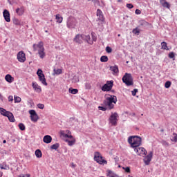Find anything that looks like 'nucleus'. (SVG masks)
<instances>
[{
	"mask_svg": "<svg viewBox=\"0 0 177 177\" xmlns=\"http://www.w3.org/2000/svg\"><path fill=\"white\" fill-rule=\"evenodd\" d=\"M171 86V82L170 81H167L165 82V87L168 89V88H169Z\"/></svg>",
	"mask_w": 177,
	"mask_h": 177,
	"instance_id": "obj_41",
	"label": "nucleus"
},
{
	"mask_svg": "<svg viewBox=\"0 0 177 177\" xmlns=\"http://www.w3.org/2000/svg\"><path fill=\"white\" fill-rule=\"evenodd\" d=\"M161 49H163L164 50H169V48H168V44H167V42L162 41L161 43Z\"/></svg>",
	"mask_w": 177,
	"mask_h": 177,
	"instance_id": "obj_27",
	"label": "nucleus"
},
{
	"mask_svg": "<svg viewBox=\"0 0 177 177\" xmlns=\"http://www.w3.org/2000/svg\"><path fill=\"white\" fill-rule=\"evenodd\" d=\"M62 73H63V71H62V68H55L53 69V75H60V74H62Z\"/></svg>",
	"mask_w": 177,
	"mask_h": 177,
	"instance_id": "obj_21",
	"label": "nucleus"
},
{
	"mask_svg": "<svg viewBox=\"0 0 177 177\" xmlns=\"http://www.w3.org/2000/svg\"><path fill=\"white\" fill-rule=\"evenodd\" d=\"M136 93H138V88H134L133 91H132V95L136 96Z\"/></svg>",
	"mask_w": 177,
	"mask_h": 177,
	"instance_id": "obj_46",
	"label": "nucleus"
},
{
	"mask_svg": "<svg viewBox=\"0 0 177 177\" xmlns=\"http://www.w3.org/2000/svg\"><path fill=\"white\" fill-rule=\"evenodd\" d=\"M129 63V62L127 61V64Z\"/></svg>",
	"mask_w": 177,
	"mask_h": 177,
	"instance_id": "obj_60",
	"label": "nucleus"
},
{
	"mask_svg": "<svg viewBox=\"0 0 177 177\" xmlns=\"http://www.w3.org/2000/svg\"><path fill=\"white\" fill-rule=\"evenodd\" d=\"M72 168H75V165H74L73 162L71 163Z\"/></svg>",
	"mask_w": 177,
	"mask_h": 177,
	"instance_id": "obj_55",
	"label": "nucleus"
},
{
	"mask_svg": "<svg viewBox=\"0 0 177 177\" xmlns=\"http://www.w3.org/2000/svg\"><path fill=\"white\" fill-rule=\"evenodd\" d=\"M161 144L162 145V146H165V147H168V146H169V143H168V142L164 140L161 141Z\"/></svg>",
	"mask_w": 177,
	"mask_h": 177,
	"instance_id": "obj_38",
	"label": "nucleus"
},
{
	"mask_svg": "<svg viewBox=\"0 0 177 177\" xmlns=\"http://www.w3.org/2000/svg\"><path fill=\"white\" fill-rule=\"evenodd\" d=\"M18 62L20 63H24L26 62V54L23 51H19L17 55Z\"/></svg>",
	"mask_w": 177,
	"mask_h": 177,
	"instance_id": "obj_13",
	"label": "nucleus"
},
{
	"mask_svg": "<svg viewBox=\"0 0 177 177\" xmlns=\"http://www.w3.org/2000/svg\"><path fill=\"white\" fill-rule=\"evenodd\" d=\"M32 88H33V89H35V92H37L38 93H40V92H42L41 86L38 85V84H37V82H32Z\"/></svg>",
	"mask_w": 177,
	"mask_h": 177,
	"instance_id": "obj_16",
	"label": "nucleus"
},
{
	"mask_svg": "<svg viewBox=\"0 0 177 177\" xmlns=\"http://www.w3.org/2000/svg\"><path fill=\"white\" fill-rule=\"evenodd\" d=\"M9 121H10V122H15V117L13 116V113L8 112L7 116Z\"/></svg>",
	"mask_w": 177,
	"mask_h": 177,
	"instance_id": "obj_25",
	"label": "nucleus"
},
{
	"mask_svg": "<svg viewBox=\"0 0 177 177\" xmlns=\"http://www.w3.org/2000/svg\"><path fill=\"white\" fill-rule=\"evenodd\" d=\"M169 57L170 59H174L175 57V53L174 52H171L169 53Z\"/></svg>",
	"mask_w": 177,
	"mask_h": 177,
	"instance_id": "obj_45",
	"label": "nucleus"
},
{
	"mask_svg": "<svg viewBox=\"0 0 177 177\" xmlns=\"http://www.w3.org/2000/svg\"><path fill=\"white\" fill-rule=\"evenodd\" d=\"M133 34H135L136 35H139L140 31L139 30V28H135L132 31Z\"/></svg>",
	"mask_w": 177,
	"mask_h": 177,
	"instance_id": "obj_37",
	"label": "nucleus"
},
{
	"mask_svg": "<svg viewBox=\"0 0 177 177\" xmlns=\"http://www.w3.org/2000/svg\"><path fill=\"white\" fill-rule=\"evenodd\" d=\"M28 113L30 115V120L32 122H37L39 120V116H38L35 110H29Z\"/></svg>",
	"mask_w": 177,
	"mask_h": 177,
	"instance_id": "obj_11",
	"label": "nucleus"
},
{
	"mask_svg": "<svg viewBox=\"0 0 177 177\" xmlns=\"http://www.w3.org/2000/svg\"><path fill=\"white\" fill-rule=\"evenodd\" d=\"M59 135L61 138H63L64 142L68 143V146H74V145H75L77 140H75V138L71 135V131H70V130H62L59 131Z\"/></svg>",
	"mask_w": 177,
	"mask_h": 177,
	"instance_id": "obj_1",
	"label": "nucleus"
},
{
	"mask_svg": "<svg viewBox=\"0 0 177 177\" xmlns=\"http://www.w3.org/2000/svg\"><path fill=\"white\" fill-rule=\"evenodd\" d=\"M68 92L69 93H72V95H77L78 93V89L70 88Z\"/></svg>",
	"mask_w": 177,
	"mask_h": 177,
	"instance_id": "obj_30",
	"label": "nucleus"
},
{
	"mask_svg": "<svg viewBox=\"0 0 177 177\" xmlns=\"http://www.w3.org/2000/svg\"><path fill=\"white\" fill-rule=\"evenodd\" d=\"M100 61L103 63H106V62H109V57H107L106 55H103L101 57Z\"/></svg>",
	"mask_w": 177,
	"mask_h": 177,
	"instance_id": "obj_33",
	"label": "nucleus"
},
{
	"mask_svg": "<svg viewBox=\"0 0 177 177\" xmlns=\"http://www.w3.org/2000/svg\"><path fill=\"white\" fill-rule=\"evenodd\" d=\"M87 1H91V0H87Z\"/></svg>",
	"mask_w": 177,
	"mask_h": 177,
	"instance_id": "obj_62",
	"label": "nucleus"
},
{
	"mask_svg": "<svg viewBox=\"0 0 177 177\" xmlns=\"http://www.w3.org/2000/svg\"><path fill=\"white\" fill-rule=\"evenodd\" d=\"M94 161H96L98 164L103 165V164H107V161L103 159V156L99 152H95L94 153Z\"/></svg>",
	"mask_w": 177,
	"mask_h": 177,
	"instance_id": "obj_7",
	"label": "nucleus"
},
{
	"mask_svg": "<svg viewBox=\"0 0 177 177\" xmlns=\"http://www.w3.org/2000/svg\"><path fill=\"white\" fill-rule=\"evenodd\" d=\"M111 71H112L113 74H118V66H113L110 67Z\"/></svg>",
	"mask_w": 177,
	"mask_h": 177,
	"instance_id": "obj_26",
	"label": "nucleus"
},
{
	"mask_svg": "<svg viewBox=\"0 0 177 177\" xmlns=\"http://www.w3.org/2000/svg\"><path fill=\"white\" fill-rule=\"evenodd\" d=\"M131 177H132V176H131Z\"/></svg>",
	"mask_w": 177,
	"mask_h": 177,
	"instance_id": "obj_63",
	"label": "nucleus"
},
{
	"mask_svg": "<svg viewBox=\"0 0 177 177\" xmlns=\"http://www.w3.org/2000/svg\"><path fill=\"white\" fill-rule=\"evenodd\" d=\"M82 37L83 38V41H86L87 42L91 41V36L89 35H82Z\"/></svg>",
	"mask_w": 177,
	"mask_h": 177,
	"instance_id": "obj_28",
	"label": "nucleus"
},
{
	"mask_svg": "<svg viewBox=\"0 0 177 177\" xmlns=\"http://www.w3.org/2000/svg\"><path fill=\"white\" fill-rule=\"evenodd\" d=\"M37 74L39 77V80L40 82H41V84L43 85L46 86L48 85V83L46 82V79H45V75H44V72L42 71V70L38 69Z\"/></svg>",
	"mask_w": 177,
	"mask_h": 177,
	"instance_id": "obj_8",
	"label": "nucleus"
},
{
	"mask_svg": "<svg viewBox=\"0 0 177 177\" xmlns=\"http://www.w3.org/2000/svg\"><path fill=\"white\" fill-rule=\"evenodd\" d=\"M135 13L136 15H140V13H142V11H140V10L139 9H136Z\"/></svg>",
	"mask_w": 177,
	"mask_h": 177,
	"instance_id": "obj_49",
	"label": "nucleus"
},
{
	"mask_svg": "<svg viewBox=\"0 0 177 177\" xmlns=\"http://www.w3.org/2000/svg\"><path fill=\"white\" fill-rule=\"evenodd\" d=\"M35 154L37 158H41V157H42V152L39 149H37Z\"/></svg>",
	"mask_w": 177,
	"mask_h": 177,
	"instance_id": "obj_31",
	"label": "nucleus"
},
{
	"mask_svg": "<svg viewBox=\"0 0 177 177\" xmlns=\"http://www.w3.org/2000/svg\"><path fill=\"white\" fill-rule=\"evenodd\" d=\"M37 107L41 110H44V109L45 108V105H44V104H37Z\"/></svg>",
	"mask_w": 177,
	"mask_h": 177,
	"instance_id": "obj_44",
	"label": "nucleus"
},
{
	"mask_svg": "<svg viewBox=\"0 0 177 177\" xmlns=\"http://www.w3.org/2000/svg\"><path fill=\"white\" fill-rule=\"evenodd\" d=\"M3 143H6V140H4L3 141Z\"/></svg>",
	"mask_w": 177,
	"mask_h": 177,
	"instance_id": "obj_58",
	"label": "nucleus"
},
{
	"mask_svg": "<svg viewBox=\"0 0 177 177\" xmlns=\"http://www.w3.org/2000/svg\"><path fill=\"white\" fill-rule=\"evenodd\" d=\"M0 168L1 169H9V166L3 163L2 165H0Z\"/></svg>",
	"mask_w": 177,
	"mask_h": 177,
	"instance_id": "obj_39",
	"label": "nucleus"
},
{
	"mask_svg": "<svg viewBox=\"0 0 177 177\" xmlns=\"http://www.w3.org/2000/svg\"><path fill=\"white\" fill-rule=\"evenodd\" d=\"M92 2H93L95 5H99V1L97 0H92Z\"/></svg>",
	"mask_w": 177,
	"mask_h": 177,
	"instance_id": "obj_51",
	"label": "nucleus"
},
{
	"mask_svg": "<svg viewBox=\"0 0 177 177\" xmlns=\"http://www.w3.org/2000/svg\"><path fill=\"white\" fill-rule=\"evenodd\" d=\"M73 41L77 42V44H82V41H84V38H82V35H77L74 38Z\"/></svg>",
	"mask_w": 177,
	"mask_h": 177,
	"instance_id": "obj_17",
	"label": "nucleus"
},
{
	"mask_svg": "<svg viewBox=\"0 0 177 177\" xmlns=\"http://www.w3.org/2000/svg\"><path fill=\"white\" fill-rule=\"evenodd\" d=\"M151 158H153V152L151 151L147 156L144 158V162L145 165H149L150 162L151 161Z\"/></svg>",
	"mask_w": 177,
	"mask_h": 177,
	"instance_id": "obj_14",
	"label": "nucleus"
},
{
	"mask_svg": "<svg viewBox=\"0 0 177 177\" xmlns=\"http://www.w3.org/2000/svg\"><path fill=\"white\" fill-rule=\"evenodd\" d=\"M171 142H177V134L174 133L172 136V138H171Z\"/></svg>",
	"mask_w": 177,
	"mask_h": 177,
	"instance_id": "obj_36",
	"label": "nucleus"
},
{
	"mask_svg": "<svg viewBox=\"0 0 177 177\" xmlns=\"http://www.w3.org/2000/svg\"><path fill=\"white\" fill-rule=\"evenodd\" d=\"M97 17H98V20L100 21H103L104 20V17L103 16V12L100 10V9L97 10Z\"/></svg>",
	"mask_w": 177,
	"mask_h": 177,
	"instance_id": "obj_19",
	"label": "nucleus"
},
{
	"mask_svg": "<svg viewBox=\"0 0 177 177\" xmlns=\"http://www.w3.org/2000/svg\"><path fill=\"white\" fill-rule=\"evenodd\" d=\"M0 100H3V96L0 93Z\"/></svg>",
	"mask_w": 177,
	"mask_h": 177,
	"instance_id": "obj_53",
	"label": "nucleus"
},
{
	"mask_svg": "<svg viewBox=\"0 0 177 177\" xmlns=\"http://www.w3.org/2000/svg\"><path fill=\"white\" fill-rule=\"evenodd\" d=\"M109 177H120V176H118V175H117V174H113V176H109Z\"/></svg>",
	"mask_w": 177,
	"mask_h": 177,
	"instance_id": "obj_52",
	"label": "nucleus"
},
{
	"mask_svg": "<svg viewBox=\"0 0 177 177\" xmlns=\"http://www.w3.org/2000/svg\"><path fill=\"white\" fill-rule=\"evenodd\" d=\"M106 52L107 53H111V52H113V49H111V47L107 46V47L106 48Z\"/></svg>",
	"mask_w": 177,
	"mask_h": 177,
	"instance_id": "obj_43",
	"label": "nucleus"
},
{
	"mask_svg": "<svg viewBox=\"0 0 177 177\" xmlns=\"http://www.w3.org/2000/svg\"><path fill=\"white\" fill-rule=\"evenodd\" d=\"M128 143L133 149H136L142 145V138L138 136H132L128 138Z\"/></svg>",
	"mask_w": 177,
	"mask_h": 177,
	"instance_id": "obj_4",
	"label": "nucleus"
},
{
	"mask_svg": "<svg viewBox=\"0 0 177 177\" xmlns=\"http://www.w3.org/2000/svg\"><path fill=\"white\" fill-rule=\"evenodd\" d=\"M3 16L7 23H10V13H9V11H8V10H3Z\"/></svg>",
	"mask_w": 177,
	"mask_h": 177,
	"instance_id": "obj_15",
	"label": "nucleus"
},
{
	"mask_svg": "<svg viewBox=\"0 0 177 177\" xmlns=\"http://www.w3.org/2000/svg\"><path fill=\"white\" fill-rule=\"evenodd\" d=\"M53 150H57L59 149V144H54L51 146Z\"/></svg>",
	"mask_w": 177,
	"mask_h": 177,
	"instance_id": "obj_40",
	"label": "nucleus"
},
{
	"mask_svg": "<svg viewBox=\"0 0 177 177\" xmlns=\"http://www.w3.org/2000/svg\"><path fill=\"white\" fill-rule=\"evenodd\" d=\"M122 81L127 86H131V85H133V79L132 78V75L130 73H125V75L122 77Z\"/></svg>",
	"mask_w": 177,
	"mask_h": 177,
	"instance_id": "obj_6",
	"label": "nucleus"
},
{
	"mask_svg": "<svg viewBox=\"0 0 177 177\" xmlns=\"http://www.w3.org/2000/svg\"><path fill=\"white\" fill-rule=\"evenodd\" d=\"M20 177H30V174H26L25 176H21Z\"/></svg>",
	"mask_w": 177,
	"mask_h": 177,
	"instance_id": "obj_54",
	"label": "nucleus"
},
{
	"mask_svg": "<svg viewBox=\"0 0 177 177\" xmlns=\"http://www.w3.org/2000/svg\"><path fill=\"white\" fill-rule=\"evenodd\" d=\"M13 24H15V26H21V22L20 21V20H19V19L17 18H14L13 20Z\"/></svg>",
	"mask_w": 177,
	"mask_h": 177,
	"instance_id": "obj_32",
	"label": "nucleus"
},
{
	"mask_svg": "<svg viewBox=\"0 0 177 177\" xmlns=\"http://www.w3.org/2000/svg\"><path fill=\"white\" fill-rule=\"evenodd\" d=\"M118 121V113L117 112L111 113V116L109 118V122L113 127L117 125V122Z\"/></svg>",
	"mask_w": 177,
	"mask_h": 177,
	"instance_id": "obj_9",
	"label": "nucleus"
},
{
	"mask_svg": "<svg viewBox=\"0 0 177 177\" xmlns=\"http://www.w3.org/2000/svg\"><path fill=\"white\" fill-rule=\"evenodd\" d=\"M134 151L138 154V156H146L147 154V151L143 147H137L134 149Z\"/></svg>",
	"mask_w": 177,
	"mask_h": 177,
	"instance_id": "obj_12",
	"label": "nucleus"
},
{
	"mask_svg": "<svg viewBox=\"0 0 177 177\" xmlns=\"http://www.w3.org/2000/svg\"><path fill=\"white\" fill-rule=\"evenodd\" d=\"M14 100L15 103H20V102H21V97L15 95Z\"/></svg>",
	"mask_w": 177,
	"mask_h": 177,
	"instance_id": "obj_34",
	"label": "nucleus"
},
{
	"mask_svg": "<svg viewBox=\"0 0 177 177\" xmlns=\"http://www.w3.org/2000/svg\"><path fill=\"white\" fill-rule=\"evenodd\" d=\"M25 9L23 7L18 8L15 10V12L18 16H23L24 15Z\"/></svg>",
	"mask_w": 177,
	"mask_h": 177,
	"instance_id": "obj_18",
	"label": "nucleus"
},
{
	"mask_svg": "<svg viewBox=\"0 0 177 177\" xmlns=\"http://www.w3.org/2000/svg\"><path fill=\"white\" fill-rule=\"evenodd\" d=\"M8 102H13V97L12 95L8 96Z\"/></svg>",
	"mask_w": 177,
	"mask_h": 177,
	"instance_id": "obj_50",
	"label": "nucleus"
},
{
	"mask_svg": "<svg viewBox=\"0 0 177 177\" xmlns=\"http://www.w3.org/2000/svg\"><path fill=\"white\" fill-rule=\"evenodd\" d=\"M99 110H102V111H106V110H109L107 106H98Z\"/></svg>",
	"mask_w": 177,
	"mask_h": 177,
	"instance_id": "obj_42",
	"label": "nucleus"
},
{
	"mask_svg": "<svg viewBox=\"0 0 177 177\" xmlns=\"http://www.w3.org/2000/svg\"><path fill=\"white\" fill-rule=\"evenodd\" d=\"M117 96L115 95H106V99L104 101L105 107H107L108 110H113L114 106L117 104Z\"/></svg>",
	"mask_w": 177,
	"mask_h": 177,
	"instance_id": "obj_2",
	"label": "nucleus"
},
{
	"mask_svg": "<svg viewBox=\"0 0 177 177\" xmlns=\"http://www.w3.org/2000/svg\"><path fill=\"white\" fill-rule=\"evenodd\" d=\"M5 80H6V81H7V82H9V84H12V82H13L15 78H13V77H12V75H6L5 77Z\"/></svg>",
	"mask_w": 177,
	"mask_h": 177,
	"instance_id": "obj_22",
	"label": "nucleus"
},
{
	"mask_svg": "<svg viewBox=\"0 0 177 177\" xmlns=\"http://www.w3.org/2000/svg\"><path fill=\"white\" fill-rule=\"evenodd\" d=\"M123 169H124L125 172H127L128 174H129V172H131V169L129 167H123Z\"/></svg>",
	"mask_w": 177,
	"mask_h": 177,
	"instance_id": "obj_48",
	"label": "nucleus"
},
{
	"mask_svg": "<svg viewBox=\"0 0 177 177\" xmlns=\"http://www.w3.org/2000/svg\"><path fill=\"white\" fill-rule=\"evenodd\" d=\"M93 41H96V37H93Z\"/></svg>",
	"mask_w": 177,
	"mask_h": 177,
	"instance_id": "obj_57",
	"label": "nucleus"
},
{
	"mask_svg": "<svg viewBox=\"0 0 177 177\" xmlns=\"http://www.w3.org/2000/svg\"><path fill=\"white\" fill-rule=\"evenodd\" d=\"M78 21L74 17H69L66 20V27L68 28H74L77 27Z\"/></svg>",
	"mask_w": 177,
	"mask_h": 177,
	"instance_id": "obj_5",
	"label": "nucleus"
},
{
	"mask_svg": "<svg viewBox=\"0 0 177 177\" xmlns=\"http://www.w3.org/2000/svg\"><path fill=\"white\" fill-rule=\"evenodd\" d=\"M34 51H37V53L40 59H45L46 53H45V47H44V42L39 41L38 44H34L32 45Z\"/></svg>",
	"mask_w": 177,
	"mask_h": 177,
	"instance_id": "obj_3",
	"label": "nucleus"
},
{
	"mask_svg": "<svg viewBox=\"0 0 177 177\" xmlns=\"http://www.w3.org/2000/svg\"><path fill=\"white\" fill-rule=\"evenodd\" d=\"M160 3H161L162 6H163V8H167V9H169V3L167 2V1L160 0Z\"/></svg>",
	"mask_w": 177,
	"mask_h": 177,
	"instance_id": "obj_23",
	"label": "nucleus"
},
{
	"mask_svg": "<svg viewBox=\"0 0 177 177\" xmlns=\"http://www.w3.org/2000/svg\"><path fill=\"white\" fill-rule=\"evenodd\" d=\"M161 131H162V132H163V131H164V130H161Z\"/></svg>",
	"mask_w": 177,
	"mask_h": 177,
	"instance_id": "obj_61",
	"label": "nucleus"
},
{
	"mask_svg": "<svg viewBox=\"0 0 177 177\" xmlns=\"http://www.w3.org/2000/svg\"><path fill=\"white\" fill-rule=\"evenodd\" d=\"M43 142H44V143H50V142H52V137L50 136H45L43 138Z\"/></svg>",
	"mask_w": 177,
	"mask_h": 177,
	"instance_id": "obj_20",
	"label": "nucleus"
},
{
	"mask_svg": "<svg viewBox=\"0 0 177 177\" xmlns=\"http://www.w3.org/2000/svg\"><path fill=\"white\" fill-rule=\"evenodd\" d=\"M0 113L2 115H4V117H6L7 115L9 113V111L5 110L3 108H0Z\"/></svg>",
	"mask_w": 177,
	"mask_h": 177,
	"instance_id": "obj_29",
	"label": "nucleus"
},
{
	"mask_svg": "<svg viewBox=\"0 0 177 177\" xmlns=\"http://www.w3.org/2000/svg\"><path fill=\"white\" fill-rule=\"evenodd\" d=\"M121 36V35H118V37H120Z\"/></svg>",
	"mask_w": 177,
	"mask_h": 177,
	"instance_id": "obj_59",
	"label": "nucleus"
},
{
	"mask_svg": "<svg viewBox=\"0 0 177 177\" xmlns=\"http://www.w3.org/2000/svg\"><path fill=\"white\" fill-rule=\"evenodd\" d=\"M2 175H3V173L2 171H0V177H2Z\"/></svg>",
	"mask_w": 177,
	"mask_h": 177,
	"instance_id": "obj_56",
	"label": "nucleus"
},
{
	"mask_svg": "<svg viewBox=\"0 0 177 177\" xmlns=\"http://www.w3.org/2000/svg\"><path fill=\"white\" fill-rule=\"evenodd\" d=\"M19 128L21 131H25L26 130V126L23 123L19 124Z\"/></svg>",
	"mask_w": 177,
	"mask_h": 177,
	"instance_id": "obj_35",
	"label": "nucleus"
},
{
	"mask_svg": "<svg viewBox=\"0 0 177 177\" xmlns=\"http://www.w3.org/2000/svg\"><path fill=\"white\" fill-rule=\"evenodd\" d=\"M113 84L114 81L113 80L107 81L106 83L102 87V91H103V92H109V91H111Z\"/></svg>",
	"mask_w": 177,
	"mask_h": 177,
	"instance_id": "obj_10",
	"label": "nucleus"
},
{
	"mask_svg": "<svg viewBox=\"0 0 177 177\" xmlns=\"http://www.w3.org/2000/svg\"><path fill=\"white\" fill-rule=\"evenodd\" d=\"M55 19L57 20V23H59V24L63 23V17L60 16V14L55 15Z\"/></svg>",
	"mask_w": 177,
	"mask_h": 177,
	"instance_id": "obj_24",
	"label": "nucleus"
},
{
	"mask_svg": "<svg viewBox=\"0 0 177 177\" xmlns=\"http://www.w3.org/2000/svg\"><path fill=\"white\" fill-rule=\"evenodd\" d=\"M126 6L128 9H132L133 8V5H132V3H127Z\"/></svg>",
	"mask_w": 177,
	"mask_h": 177,
	"instance_id": "obj_47",
	"label": "nucleus"
}]
</instances>
